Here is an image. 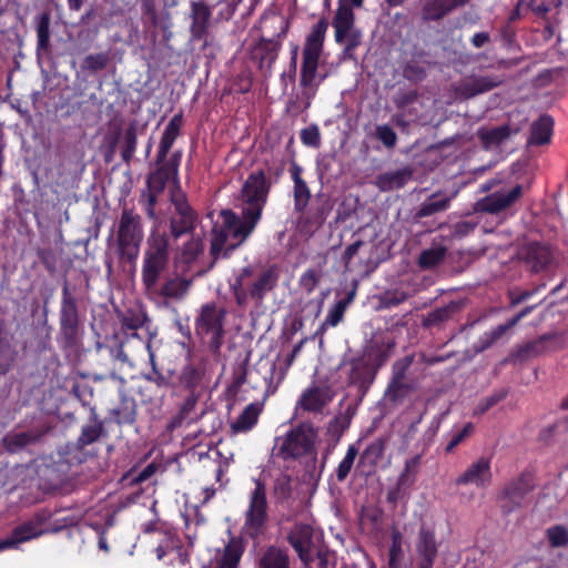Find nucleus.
Masks as SVG:
<instances>
[{
	"label": "nucleus",
	"mask_w": 568,
	"mask_h": 568,
	"mask_svg": "<svg viewBox=\"0 0 568 568\" xmlns=\"http://www.w3.org/2000/svg\"><path fill=\"white\" fill-rule=\"evenodd\" d=\"M396 346L395 339L385 333L374 334L354 356L344 359L349 367L347 383L364 397L376 379L378 371L388 362Z\"/></svg>",
	"instance_id": "f257e3e1"
},
{
	"label": "nucleus",
	"mask_w": 568,
	"mask_h": 568,
	"mask_svg": "<svg viewBox=\"0 0 568 568\" xmlns=\"http://www.w3.org/2000/svg\"><path fill=\"white\" fill-rule=\"evenodd\" d=\"M220 215L222 223L215 224L211 231L210 255L212 262L210 268L221 257L229 258L251 236L258 224L257 221L242 212L239 215L232 210H223Z\"/></svg>",
	"instance_id": "f03ea898"
},
{
	"label": "nucleus",
	"mask_w": 568,
	"mask_h": 568,
	"mask_svg": "<svg viewBox=\"0 0 568 568\" xmlns=\"http://www.w3.org/2000/svg\"><path fill=\"white\" fill-rule=\"evenodd\" d=\"M262 21L265 28L273 29L270 38L260 37L257 41L248 48V59L263 73L264 77H271L273 65L276 62L283 41L290 30V22L283 16L263 17Z\"/></svg>",
	"instance_id": "7ed1b4c3"
},
{
	"label": "nucleus",
	"mask_w": 568,
	"mask_h": 568,
	"mask_svg": "<svg viewBox=\"0 0 568 568\" xmlns=\"http://www.w3.org/2000/svg\"><path fill=\"white\" fill-rule=\"evenodd\" d=\"M170 265V239L165 233H151L146 241L141 268V282L145 293L154 291Z\"/></svg>",
	"instance_id": "20e7f679"
},
{
	"label": "nucleus",
	"mask_w": 568,
	"mask_h": 568,
	"mask_svg": "<svg viewBox=\"0 0 568 568\" xmlns=\"http://www.w3.org/2000/svg\"><path fill=\"white\" fill-rule=\"evenodd\" d=\"M316 439V427L310 422H302L290 428L285 435L275 438L273 452L285 462L296 460L315 454Z\"/></svg>",
	"instance_id": "39448f33"
},
{
	"label": "nucleus",
	"mask_w": 568,
	"mask_h": 568,
	"mask_svg": "<svg viewBox=\"0 0 568 568\" xmlns=\"http://www.w3.org/2000/svg\"><path fill=\"white\" fill-rule=\"evenodd\" d=\"M254 488L247 495V508L244 511L243 531L252 540L258 539L266 530L270 520V506L266 484L253 478Z\"/></svg>",
	"instance_id": "423d86ee"
},
{
	"label": "nucleus",
	"mask_w": 568,
	"mask_h": 568,
	"mask_svg": "<svg viewBox=\"0 0 568 568\" xmlns=\"http://www.w3.org/2000/svg\"><path fill=\"white\" fill-rule=\"evenodd\" d=\"M143 240L142 219L131 209H123L116 225L115 243L120 260L134 262Z\"/></svg>",
	"instance_id": "0eeeda50"
},
{
	"label": "nucleus",
	"mask_w": 568,
	"mask_h": 568,
	"mask_svg": "<svg viewBox=\"0 0 568 568\" xmlns=\"http://www.w3.org/2000/svg\"><path fill=\"white\" fill-rule=\"evenodd\" d=\"M58 342L63 349H74L81 342V322L78 300L65 281L61 292Z\"/></svg>",
	"instance_id": "6e6552de"
},
{
	"label": "nucleus",
	"mask_w": 568,
	"mask_h": 568,
	"mask_svg": "<svg viewBox=\"0 0 568 568\" xmlns=\"http://www.w3.org/2000/svg\"><path fill=\"white\" fill-rule=\"evenodd\" d=\"M225 318V308L219 306L215 302H209L201 306L194 321L195 333L199 336L210 335L207 346L214 355L220 354L223 345Z\"/></svg>",
	"instance_id": "1a4fd4ad"
},
{
	"label": "nucleus",
	"mask_w": 568,
	"mask_h": 568,
	"mask_svg": "<svg viewBox=\"0 0 568 568\" xmlns=\"http://www.w3.org/2000/svg\"><path fill=\"white\" fill-rule=\"evenodd\" d=\"M272 183L263 170L250 173L241 189L242 213L260 222Z\"/></svg>",
	"instance_id": "9d476101"
},
{
	"label": "nucleus",
	"mask_w": 568,
	"mask_h": 568,
	"mask_svg": "<svg viewBox=\"0 0 568 568\" xmlns=\"http://www.w3.org/2000/svg\"><path fill=\"white\" fill-rule=\"evenodd\" d=\"M535 487V477L530 471H523L518 477L508 480L497 495L501 514L508 516L523 508Z\"/></svg>",
	"instance_id": "9b49d317"
},
{
	"label": "nucleus",
	"mask_w": 568,
	"mask_h": 568,
	"mask_svg": "<svg viewBox=\"0 0 568 568\" xmlns=\"http://www.w3.org/2000/svg\"><path fill=\"white\" fill-rule=\"evenodd\" d=\"M104 432V424L99 419V416L94 408L91 409L89 423L83 425L81 434L77 439V443L69 444L64 450L60 453L59 463H64L69 469L73 465H80L83 463V449L98 442Z\"/></svg>",
	"instance_id": "f8f14e48"
},
{
	"label": "nucleus",
	"mask_w": 568,
	"mask_h": 568,
	"mask_svg": "<svg viewBox=\"0 0 568 568\" xmlns=\"http://www.w3.org/2000/svg\"><path fill=\"white\" fill-rule=\"evenodd\" d=\"M564 346V337L560 333H546L535 339L528 341L525 344L515 347L510 352L507 361L513 364H521L545 353L562 349Z\"/></svg>",
	"instance_id": "ddd939ff"
},
{
	"label": "nucleus",
	"mask_w": 568,
	"mask_h": 568,
	"mask_svg": "<svg viewBox=\"0 0 568 568\" xmlns=\"http://www.w3.org/2000/svg\"><path fill=\"white\" fill-rule=\"evenodd\" d=\"M171 202L174 212L170 216V235L178 240L183 235L192 234L195 230L199 215L190 205L184 193L172 194Z\"/></svg>",
	"instance_id": "4468645a"
},
{
	"label": "nucleus",
	"mask_w": 568,
	"mask_h": 568,
	"mask_svg": "<svg viewBox=\"0 0 568 568\" xmlns=\"http://www.w3.org/2000/svg\"><path fill=\"white\" fill-rule=\"evenodd\" d=\"M287 541L303 564L308 565L314 561L316 545L314 528L310 524H295L287 534Z\"/></svg>",
	"instance_id": "2eb2a0df"
},
{
	"label": "nucleus",
	"mask_w": 568,
	"mask_h": 568,
	"mask_svg": "<svg viewBox=\"0 0 568 568\" xmlns=\"http://www.w3.org/2000/svg\"><path fill=\"white\" fill-rule=\"evenodd\" d=\"M192 284V278L179 275L170 276L161 285L158 283L154 291H149L145 294L150 301L158 304L165 303L168 300L181 301L189 293Z\"/></svg>",
	"instance_id": "dca6fc26"
},
{
	"label": "nucleus",
	"mask_w": 568,
	"mask_h": 568,
	"mask_svg": "<svg viewBox=\"0 0 568 568\" xmlns=\"http://www.w3.org/2000/svg\"><path fill=\"white\" fill-rule=\"evenodd\" d=\"M521 260L532 273L546 271L554 262L551 246L542 242H529L520 251Z\"/></svg>",
	"instance_id": "f3484780"
},
{
	"label": "nucleus",
	"mask_w": 568,
	"mask_h": 568,
	"mask_svg": "<svg viewBox=\"0 0 568 568\" xmlns=\"http://www.w3.org/2000/svg\"><path fill=\"white\" fill-rule=\"evenodd\" d=\"M523 185L516 184L509 191H496L478 202L479 211L498 214L511 207L523 196Z\"/></svg>",
	"instance_id": "a211bd4d"
},
{
	"label": "nucleus",
	"mask_w": 568,
	"mask_h": 568,
	"mask_svg": "<svg viewBox=\"0 0 568 568\" xmlns=\"http://www.w3.org/2000/svg\"><path fill=\"white\" fill-rule=\"evenodd\" d=\"M538 305H529L523 308L517 315L509 318L506 323L493 327L479 336L474 345L477 353L484 352L501 339L508 331L515 327L524 317L529 315Z\"/></svg>",
	"instance_id": "6ab92c4d"
},
{
	"label": "nucleus",
	"mask_w": 568,
	"mask_h": 568,
	"mask_svg": "<svg viewBox=\"0 0 568 568\" xmlns=\"http://www.w3.org/2000/svg\"><path fill=\"white\" fill-rule=\"evenodd\" d=\"M190 34L192 40H205L211 27L212 8L204 1H191L190 3Z\"/></svg>",
	"instance_id": "aec40b11"
},
{
	"label": "nucleus",
	"mask_w": 568,
	"mask_h": 568,
	"mask_svg": "<svg viewBox=\"0 0 568 568\" xmlns=\"http://www.w3.org/2000/svg\"><path fill=\"white\" fill-rule=\"evenodd\" d=\"M491 468L490 460L486 457H480L471 463L466 470L460 474L455 484L457 486L475 485L479 488H485L491 483Z\"/></svg>",
	"instance_id": "412c9836"
},
{
	"label": "nucleus",
	"mask_w": 568,
	"mask_h": 568,
	"mask_svg": "<svg viewBox=\"0 0 568 568\" xmlns=\"http://www.w3.org/2000/svg\"><path fill=\"white\" fill-rule=\"evenodd\" d=\"M416 552L419 557L418 568H433L438 552L436 535L433 529L420 527L416 540Z\"/></svg>",
	"instance_id": "4be33fe9"
},
{
	"label": "nucleus",
	"mask_w": 568,
	"mask_h": 568,
	"mask_svg": "<svg viewBox=\"0 0 568 568\" xmlns=\"http://www.w3.org/2000/svg\"><path fill=\"white\" fill-rule=\"evenodd\" d=\"M254 568H291L288 549L277 545L261 548L255 556Z\"/></svg>",
	"instance_id": "5701e85b"
},
{
	"label": "nucleus",
	"mask_w": 568,
	"mask_h": 568,
	"mask_svg": "<svg viewBox=\"0 0 568 568\" xmlns=\"http://www.w3.org/2000/svg\"><path fill=\"white\" fill-rule=\"evenodd\" d=\"M503 82L504 79L499 75L473 77L459 83L457 93L464 99H471L499 87Z\"/></svg>",
	"instance_id": "b1692460"
},
{
	"label": "nucleus",
	"mask_w": 568,
	"mask_h": 568,
	"mask_svg": "<svg viewBox=\"0 0 568 568\" xmlns=\"http://www.w3.org/2000/svg\"><path fill=\"white\" fill-rule=\"evenodd\" d=\"M48 428H32L27 432L9 433L2 438L3 448L10 454H17L31 444L42 439Z\"/></svg>",
	"instance_id": "393cba45"
},
{
	"label": "nucleus",
	"mask_w": 568,
	"mask_h": 568,
	"mask_svg": "<svg viewBox=\"0 0 568 568\" xmlns=\"http://www.w3.org/2000/svg\"><path fill=\"white\" fill-rule=\"evenodd\" d=\"M354 23L355 14L349 3L346 0H338L336 13L332 21L337 43H344L346 36L354 29Z\"/></svg>",
	"instance_id": "a878e982"
},
{
	"label": "nucleus",
	"mask_w": 568,
	"mask_h": 568,
	"mask_svg": "<svg viewBox=\"0 0 568 568\" xmlns=\"http://www.w3.org/2000/svg\"><path fill=\"white\" fill-rule=\"evenodd\" d=\"M320 58L321 55L310 54L308 52L302 53L300 85L304 90L312 91V94H315L318 85L324 80V77L317 79Z\"/></svg>",
	"instance_id": "bb28decb"
},
{
	"label": "nucleus",
	"mask_w": 568,
	"mask_h": 568,
	"mask_svg": "<svg viewBox=\"0 0 568 568\" xmlns=\"http://www.w3.org/2000/svg\"><path fill=\"white\" fill-rule=\"evenodd\" d=\"M468 0H427L422 7V19L425 22L439 21L455 9L463 7Z\"/></svg>",
	"instance_id": "cd10ccee"
},
{
	"label": "nucleus",
	"mask_w": 568,
	"mask_h": 568,
	"mask_svg": "<svg viewBox=\"0 0 568 568\" xmlns=\"http://www.w3.org/2000/svg\"><path fill=\"white\" fill-rule=\"evenodd\" d=\"M303 169L296 162H293L290 168L291 178L293 180V195H294V211L303 213L311 200V191L306 182L302 178Z\"/></svg>",
	"instance_id": "c85d7f7f"
},
{
	"label": "nucleus",
	"mask_w": 568,
	"mask_h": 568,
	"mask_svg": "<svg viewBox=\"0 0 568 568\" xmlns=\"http://www.w3.org/2000/svg\"><path fill=\"white\" fill-rule=\"evenodd\" d=\"M331 400L328 389L313 386L303 392L298 405L305 412L321 414Z\"/></svg>",
	"instance_id": "c756f323"
},
{
	"label": "nucleus",
	"mask_w": 568,
	"mask_h": 568,
	"mask_svg": "<svg viewBox=\"0 0 568 568\" xmlns=\"http://www.w3.org/2000/svg\"><path fill=\"white\" fill-rule=\"evenodd\" d=\"M182 124V113H176L170 119L161 136L155 162H162L166 159L175 140L179 138L181 133Z\"/></svg>",
	"instance_id": "7c9ffc66"
},
{
	"label": "nucleus",
	"mask_w": 568,
	"mask_h": 568,
	"mask_svg": "<svg viewBox=\"0 0 568 568\" xmlns=\"http://www.w3.org/2000/svg\"><path fill=\"white\" fill-rule=\"evenodd\" d=\"M278 275L274 268L270 267L262 271L252 283H247L250 288V298L256 303H262L268 292L277 284Z\"/></svg>",
	"instance_id": "2f4dec72"
},
{
	"label": "nucleus",
	"mask_w": 568,
	"mask_h": 568,
	"mask_svg": "<svg viewBox=\"0 0 568 568\" xmlns=\"http://www.w3.org/2000/svg\"><path fill=\"white\" fill-rule=\"evenodd\" d=\"M385 446L386 440L384 438H375L359 455L358 467L366 474H372L384 457Z\"/></svg>",
	"instance_id": "473e14b6"
},
{
	"label": "nucleus",
	"mask_w": 568,
	"mask_h": 568,
	"mask_svg": "<svg viewBox=\"0 0 568 568\" xmlns=\"http://www.w3.org/2000/svg\"><path fill=\"white\" fill-rule=\"evenodd\" d=\"M41 535V529L33 521H26L12 529L11 534L0 540V551L18 546Z\"/></svg>",
	"instance_id": "72a5a7b5"
},
{
	"label": "nucleus",
	"mask_w": 568,
	"mask_h": 568,
	"mask_svg": "<svg viewBox=\"0 0 568 568\" xmlns=\"http://www.w3.org/2000/svg\"><path fill=\"white\" fill-rule=\"evenodd\" d=\"M245 547L241 538L233 537L225 545L214 568H239Z\"/></svg>",
	"instance_id": "f704fd0d"
},
{
	"label": "nucleus",
	"mask_w": 568,
	"mask_h": 568,
	"mask_svg": "<svg viewBox=\"0 0 568 568\" xmlns=\"http://www.w3.org/2000/svg\"><path fill=\"white\" fill-rule=\"evenodd\" d=\"M262 413V407L257 403L248 404L240 416L231 423L232 434H245L252 430L258 422V417Z\"/></svg>",
	"instance_id": "c9c22d12"
},
{
	"label": "nucleus",
	"mask_w": 568,
	"mask_h": 568,
	"mask_svg": "<svg viewBox=\"0 0 568 568\" xmlns=\"http://www.w3.org/2000/svg\"><path fill=\"white\" fill-rule=\"evenodd\" d=\"M453 196L444 195L440 192L430 194L415 213V219L420 220L447 211L450 207Z\"/></svg>",
	"instance_id": "e433bc0d"
},
{
	"label": "nucleus",
	"mask_w": 568,
	"mask_h": 568,
	"mask_svg": "<svg viewBox=\"0 0 568 568\" xmlns=\"http://www.w3.org/2000/svg\"><path fill=\"white\" fill-rule=\"evenodd\" d=\"M412 174L413 172L408 168L381 173L376 176L375 184L383 192L402 189L410 180Z\"/></svg>",
	"instance_id": "4c0bfd02"
},
{
	"label": "nucleus",
	"mask_w": 568,
	"mask_h": 568,
	"mask_svg": "<svg viewBox=\"0 0 568 568\" xmlns=\"http://www.w3.org/2000/svg\"><path fill=\"white\" fill-rule=\"evenodd\" d=\"M554 130V119L548 114L540 115L530 126L528 142L532 145H545L550 142Z\"/></svg>",
	"instance_id": "58836bf2"
},
{
	"label": "nucleus",
	"mask_w": 568,
	"mask_h": 568,
	"mask_svg": "<svg viewBox=\"0 0 568 568\" xmlns=\"http://www.w3.org/2000/svg\"><path fill=\"white\" fill-rule=\"evenodd\" d=\"M328 28V22L325 18L320 19L307 34L302 53H310L321 55L323 52L325 34Z\"/></svg>",
	"instance_id": "ea45409f"
},
{
	"label": "nucleus",
	"mask_w": 568,
	"mask_h": 568,
	"mask_svg": "<svg viewBox=\"0 0 568 568\" xmlns=\"http://www.w3.org/2000/svg\"><path fill=\"white\" fill-rule=\"evenodd\" d=\"M331 212V205L328 202H323L317 205H312L308 211H304L303 216L300 219V223L306 231L320 229L326 221Z\"/></svg>",
	"instance_id": "a19ab883"
},
{
	"label": "nucleus",
	"mask_w": 568,
	"mask_h": 568,
	"mask_svg": "<svg viewBox=\"0 0 568 568\" xmlns=\"http://www.w3.org/2000/svg\"><path fill=\"white\" fill-rule=\"evenodd\" d=\"M138 405L134 398L122 397L119 405L110 410L112 420L119 425H133L136 420Z\"/></svg>",
	"instance_id": "79ce46f5"
},
{
	"label": "nucleus",
	"mask_w": 568,
	"mask_h": 568,
	"mask_svg": "<svg viewBox=\"0 0 568 568\" xmlns=\"http://www.w3.org/2000/svg\"><path fill=\"white\" fill-rule=\"evenodd\" d=\"M511 128L509 124H503L500 126L485 129L480 128L477 130V136L480 140L485 149H491L499 146L511 135Z\"/></svg>",
	"instance_id": "37998d69"
},
{
	"label": "nucleus",
	"mask_w": 568,
	"mask_h": 568,
	"mask_svg": "<svg viewBox=\"0 0 568 568\" xmlns=\"http://www.w3.org/2000/svg\"><path fill=\"white\" fill-rule=\"evenodd\" d=\"M447 255V247L436 244L429 248L423 250L417 258V265L420 270H432L438 266Z\"/></svg>",
	"instance_id": "c03bdc74"
},
{
	"label": "nucleus",
	"mask_w": 568,
	"mask_h": 568,
	"mask_svg": "<svg viewBox=\"0 0 568 568\" xmlns=\"http://www.w3.org/2000/svg\"><path fill=\"white\" fill-rule=\"evenodd\" d=\"M50 24L51 17L48 12H42L37 21V55L40 57L42 52H50Z\"/></svg>",
	"instance_id": "a18cd8bd"
},
{
	"label": "nucleus",
	"mask_w": 568,
	"mask_h": 568,
	"mask_svg": "<svg viewBox=\"0 0 568 568\" xmlns=\"http://www.w3.org/2000/svg\"><path fill=\"white\" fill-rule=\"evenodd\" d=\"M171 180L178 181V176L163 165L156 164V169L148 175V190H152L154 193H162Z\"/></svg>",
	"instance_id": "49530a36"
},
{
	"label": "nucleus",
	"mask_w": 568,
	"mask_h": 568,
	"mask_svg": "<svg viewBox=\"0 0 568 568\" xmlns=\"http://www.w3.org/2000/svg\"><path fill=\"white\" fill-rule=\"evenodd\" d=\"M459 308L460 304L458 302H450L443 307H437L427 314L423 324L425 327L438 326L447 322Z\"/></svg>",
	"instance_id": "de8ad7c7"
},
{
	"label": "nucleus",
	"mask_w": 568,
	"mask_h": 568,
	"mask_svg": "<svg viewBox=\"0 0 568 568\" xmlns=\"http://www.w3.org/2000/svg\"><path fill=\"white\" fill-rule=\"evenodd\" d=\"M252 274L253 270L250 266L243 267L240 275L231 285L235 302L239 306H243L247 303L250 297V288L246 283V278L251 277Z\"/></svg>",
	"instance_id": "09e8293b"
},
{
	"label": "nucleus",
	"mask_w": 568,
	"mask_h": 568,
	"mask_svg": "<svg viewBox=\"0 0 568 568\" xmlns=\"http://www.w3.org/2000/svg\"><path fill=\"white\" fill-rule=\"evenodd\" d=\"M148 321L146 313L141 310L129 308L120 317V323L124 332H132L136 336V331L144 326Z\"/></svg>",
	"instance_id": "8fccbe9b"
},
{
	"label": "nucleus",
	"mask_w": 568,
	"mask_h": 568,
	"mask_svg": "<svg viewBox=\"0 0 568 568\" xmlns=\"http://www.w3.org/2000/svg\"><path fill=\"white\" fill-rule=\"evenodd\" d=\"M204 377V368L195 365H185L180 374V383L191 393L201 385Z\"/></svg>",
	"instance_id": "3c124183"
},
{
	"label": "nucleus",
	"mask_w": 568,
	"mask_h": 568,
	"mask_svg": "<svg viewBox=\"0 0 568 568\" xmlns=\"http://www.w3.org/2000/svg\"><path fill=\"white\" fill-rule=\"evenodd\" d=\"M138 145V125L136 123H130L124 130L123 145L121 150V158L124 163L130 164Z\"/></svg>",
	"instance_id": "603ef678"
},
{
	"label": "nucleus",
	"mask_w": 568,
	"mask_h": 568,
	"mask_svg": "<svg viewBox=\"0 0 568 568\" xmlns=\"http://www.w3.org/2000/svg\"><path fill=\"white\" fill-rule=\"evenodd\" d=\"M204 251V243L200 237H191L181 247L176 260L183 264L193 263Z\"/></svg>",
	"instance_id": "864d4df0"
},
{
	"label": "nucleus",
	"mask_w": 568,
	"mask_h": 568,
	"mask_svg": "<svg viewBox=\"0 0 568 568\" xmlns=\"http://www.w3.org/2000/svg\"><path fill=\"white\" fill-rule=\"evenodd\" d=\"M390 538L392 544L388 552V568H403V535L398 530H393Z\"/></svg>",
	"instance_id": "5fc2aeb1"
},
{
	"label": "nucleus",
	"mask_w": 568,
	"mask_h": 568,
	"mask_svg": "<svg viewBox=\"0 0 568 568\" xmlns=\"http://www.w3.org/2000/svg\"><path fill=\"white\" fill-rule=\"evenodd\" d=\"M475 432L473 423H466L462 428H455L449 434L448 442L445 446V453L452 454L454 449L460 445L466 438L470 437Z\"/></svg>",
	"instance_id": "6e6d98bb"
},
{
	"label": "nucleus",
	"mask_w": 568,
	"mask_h": 568,
	"mask_svg": "<svg viewBox=\"0 0 568 568\" xmlns=\"http://www.w3.org/2000/svg\"><path fill=\"white\" fill-rule=\"evenodd\" d=\"M357 455L358 448L354 444L349 445L344 458L339 462L336 468V479L339 483H343L349 475Z\"/></svg>",
	"instance_id": "4d7b16f0"
},
{
	"label": "nucleus",
	"mask_w": 568,
	"mask_h": 568,
	"mask_svg": "<svg viewBox=\"0 0 568 568\" xmlns=\"http://www.w3.org/2000/svg\"><path fill=\"white\" fill-rule=\"evenodd\" d=\"M293 493L292 478L288 475H280L273 484V495L277 501H284L291 498Z\"/></svg>",
	"instance_id": "13d9d810"
},
{
	"label": "nucleus",
	"mask_w": 568,
	"mask_h": 568,
	"mask_svg": "<svg viewBox=\"0 0 568 568\" xmlns=\"http://www.w3.org/2000/svg\"><path fill=\"white\" fill-rule=\"evenodd\" d=\"M422 456L416 455L405 463V468L398 477L399 486H410L415 481L417 469L420 465Z\"/></svg>",
	"instance_id": "bf43d9fd"
},
{
	"label": "nucleus",
	"mask_w": 568,
	"mask_h": 568,
	"mask_svg": "<svg viewBox=\"0 0 568 568\" xmlns=\"http://www.w3.org/2000/svg\"><path fill=\"white\" fill-rule=\"evenodd\" d=\"M109 54L106 52H100L95 54H89L84 58L81 69L91 71L93 73L102 71L109 63Z\"/></svg>",
	"instance_id": "052dcab7"
},
{
	"label": "nucleus",
	"mask_w": 568,
	"mask_h": 568,
	"mask_svg": "<svg viewBox=\"0 0 568 568\" xmlns=\"http://www.w3.org/2000/svg\"><path fill=\"white\" fill-rule=\"evenodd\" d=\"M549 545L554 548L565 547L568 545V531L562 525H555L546 530Z\"/></svg>",
	"instance_id": "680f3d73"
},
{
	"label": "nucleus",
	"mask_w": 568,
	"mask_h": 568,
	"mask_svg": "<svg viewBox=\"0 0 568 568\" xmlns=\"http://www.w3.org/2000/svg\"><path fill=\"white\" fill-rule=\"evenodd\" d=\"M375 138L387 149L395 148L397 143V134L388 124L377 125L375 129Z\"/></svg>",
	"instance_id": "e2e57ef3"
},
{
	"label": "nucleus",
	"mask_w": 568,
	"mask_h": 568,
	"mask_svg": "<svg viewBox=\"0 0 568 568\" xmlns=\"http://www.w3.org/2000/svg\"><path fill=\"white\" fill-rule=\"evenodd\" d=\"M508 395L507 389H501L486 398L481 399L475 409V414L483 415L487 413L490 408L497 405L499 402L504 400Z\"/></svg>",
	"instance_id": "0e129e2a"
},
{
	"label": "nucleus",
	"mask_w": 568,
	"mask_h": 568,
	"mask_svg": "<svg viewBox=\"0 0 568 568\" xmlns=\"http://www.w3.org/2000/svg\"><path fill=\"white\" fill-rule=\"evenodd\" d=\"M301 141L304 145L318 148L321 145V133L316 124H312L301 130Z\"/></svg>",
	"instance_id": "69168bd1"
},
{
	"label": "nucleus",
	"mask_w": 568,
	"mask_h": 568,
	"mask_svg": "<svg viewBox=\"0 0 568 568\" xmlns=\"http://www.w3.org/2000/svg\"><path fill=\"white\" fill-rule=\"evenodd\" d=\"M408 298V294L403 291H387L381 297V304L385 308L398 306Z\"/></svg>",
	"instance_id": "338daca9"
},
{
	"label": "nucleus",
	"mask_w": 568,
	"mask_h": 568,
	"mask_svg": "<svg viewBox=\"0 0 568 568\" xmlns=\"http://www.w3.org/2000/svg\"><path fill=\"white\" fill-rule=\"evenodd\" d=\"M37 256L44 266V268L53 274L57 271V256L52 248L42 247L37 250Z\"/></svg>",
	"instance_id": "774afa93"
}]
</instances>
